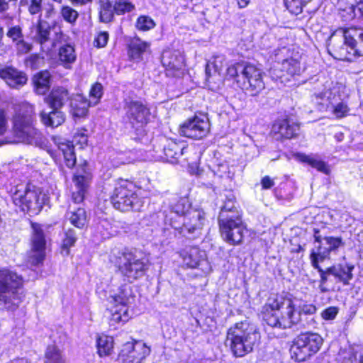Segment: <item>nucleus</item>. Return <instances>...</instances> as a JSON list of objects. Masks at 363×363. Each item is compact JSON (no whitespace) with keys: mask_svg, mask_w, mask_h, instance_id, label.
Wrapping results in <instances>:
<instances>
[{"mask_svg":"<svg viewBox=\"0 0 363 363\" xmlns=\"http://www.w3.org/2000/svg\"><path fill=\"white\" fill-rule=\"evenodd\" d=\"M354 4H351L342 10V16L345 21H350L354 18H363V11H361V13L359 12L360 2L359 0H354Z\"/></svg>","mask_w":363,"mask_h":363,"instance_id":"nucleus-39","label":"nucleus"},{"mask_svg":"<svg viewBox=\"0 0 363 363\" xmlns=\"http://www.w3.org/2000/svg\"><path fill=\"white\" fill-rule=\"evenodd\" d=\"M0 78L12 88H19L26 84L28 81L26 74L13 67L0 68Z\"/></svg>","mask_w":363,"mask_h":363,"instance_id":"nucleus-23","label":"nucleus"},{"mask_svg":"<svg viewBox=\"0 0 363 363\" xmlns=\"http://www.w3.org/2000/svg\"><path fill=\"white\" fill-rule=\"evenodd\" d=\"M13 203L30 215L38 214L43 208L45 194L40 187L32 184H19L9 191Z\"/></svg>","mask_w":363,"mask_h":363,"instance_id":"nucleus-7","label":"nucleus"},{"mask_svg":"<svg viewBox=\"0 0 363 363\" xmlns=\"http://www.w3.org/2000/svg\"><path fill=\"white\" fill-rule=\"evenodd\" d=\"M13 134L18 142L45 148V138L33 125V117L28 112H16L13 121Z\"/></svg>","mask_w":363,"mask_h":363,"instance_id":"nucleus-8","label":"nucleus"},{"mask_svg":"<svg viewBox=\"0 0 363 363\" xmlns=\"http://www.w3.org/2000/svg\"><path fill=\"white\" fill-rule=\"evenodd\" d=\"M111 200L114 208L121 211H136L141 207L133 184L127 180H120L117 182Z\"/></svg>","mask_w":363,"mask_h":363,"instance_id":"nucleus-9","label":"nucleus"},{"mask_svg":"<svg viewBox=\"0 0 363 363\" xmlns=\"http://www.w3.org/2000/svg\"><path fill=\"white\" fill-rule=\"evenodd\" d=\"M156 23L153 19L147 16H140L135 23V27L138 30L147 31L154 28Z\"/></svg>","mask_w":363,"mask_h":363,"instance_id":"nucleus-45","label":"nucleus"},{"mask_svg":"<svg viewBox=\"0 0 363 363\" xmlns=\"http://www.w3.org/2000/svg\"><path fill=\"white\" fill-rule=\"evenodd\" d=\"M167 206L169 210V213L168 214L165 208L163 209L162 213L166 223H169V220L166 221V215L168 216V218L172 217L173 220L178 218L179 220V217H183L187 211L192 209L188 199L185 197L173 196L169 199Z\"/></svg>","mask_w":363,"mask_h":363,"instance_id":"nucleus-19","label":"nucleus"},{"mask_svg":"<svg viewBox=\"0 0 363 363\" xmlns=\"http://www.w3.org/2000/svg\"><path fill=\"white\" fill-rule=\"evenodd\" d=\"M210 131L209 120L206 115L194 116L180 125L181 135L194 140L206 137Z\"/></svg>","mask_w":363,"mask_h":363,"instance_id":"nucleus-14","label":"nucleus"},{"mask_svg":"<svg viewBox=\"0 0 363 363\" xmlns=\"http://www.w3.org/2000/svg\"><path fill=\"white\" fill-rule=\"evenodd\" d=\"M161 61L165 68L167 76L179 77L183 74L185 67L184 57L179 50H164Z\"/></svg>","mask_w":363,"mask_h":363,"instance_id":"nucleus-16","label":"nucleus"},{"mask_svg":"<svg viewBox=\"0 0 363 363\" xmlns=\"http://www.w3.org/2000/svg\"><path fill=\"white\" fill-rule=\"evenodd\" d=\"M184 264L189 268H196L206 263V253L197 247H189L181 254Z\"/></svg>","mask_w":363,"mask_h":363,"instance_id":"nucleus-24","label":"nucleus"},{"mask_svg":"<svg viewBox=\"0 0 363 363\" xmlns=\"http://www.w3.org/2000/svg\"><path fill=\"white\" fill-rule=\"evenodd\" d=\"M299 160L305 163H307L313 168H315L320 172L325 174H329L330 169L328 165L323 161L319 160L315 156L307 155L305 154H301L298 155Z\"/></svg>","mask_w":363,"mask_h":363,"instance_id":"nucleus-35","label":"nucleus"},{"mask_svg":"<svg viewBox=\"0 0 363 363\" xmlns=\"http://www.w3.org/2000/svg\"><path fill=\"white\" fill-rule=\"evenodd\" d=\"M108 40V33L107 32L100 33L95 40L96 46L99 48H104L106 45Z\"/></svg>","mask_w":363,"mask_h":363,"instance_id":"nucleus-59","label":"nucleus"},{"mask_svg":"<svg viewBox=\"0 0 363 363\" xmlns=\"http://www.w3.org/2000/svg\"><path fill=\"white\" fill-rule=\"evenodd\" d=\"M32 229V249L28 262L35 266L44 260L46 241L40 225L33 223Z\"/></svg>","mask_w":363,"mask_h":363,"instance_id":"nucleus-17","label":"nucleus"},{"mask_svg":"<svg viewBox=\"0 0 363 363\" xmlns=\"http://www.w3.org/2000/svg\"><path fill=\"white\" fill-rule=\"evenodd\" d=\"M235 201L236 199L234 194L230 191H227L225 194V199L223 201L235 203Z\"/></svg>","mask_w":363,"mask_h":363,"instance_id":"nucleus-63","label":"nucleus"},{"mask_svg":"<svg viewBox=\"0 0 363 363\" xmlns=\"http://www.w3.org/2000/svg\"><path fill=\"white\" fill-rule=\"evenodd\" d=\"M91 102L80 94L72 95L69 102L70 113L74 118H81L86 115Z\"/></svg>","mask_w":363,"mask_h":363,"instance_id":"nucleus-27","label":"nucleus"},{"mask_svg":"<svg viewBox=\"0 0 363 363\" xmlns=\"http://www.w3.org/2000/svg\"><path fill=\"white\" fill-rule=\"evenodd\" d=\"M103 95V86L100 83H95L91 88L89 96L93 99H95L94 105H96Z\"/></svg>","mask_w":363,"mask_h":363,"instance_id":"nucleus-51","label":"nucleus"},{"mask_svg":"<svg viewBox=\"0 0 363 363\" xmlns=\"http://www.w3.org/2000/svg\"><path fill=\"white\" fill-rule=\"evenodd\" d=\"M279 68L281 74H277V76L280 79L285 77L287 75H298L301 72L300 62L293 57L283 60Z\"/></svg>","mask_w":363,"mask_h":363,"instance_id":"nucleus-29","label":"nucleus"},{"mask_svg":"<svg viewBox=\"0 0 363 363\" xmlns=\"http://www.w3.org/2000/svg\"><path fill=\"white\" fill-rule=\"evenodd\" d=\"M274 185V180L269 176H264L261 179V186L262 189H269Z\"/></svg>","mask_w":363,"mask_h":363,"instance_id":"nucleus-61","label":"nucleus"},{"mask_svg":"<svg viewBox=\"0 0 363 363\" xmlns=\"http://www.w3.org/2000/svg\"><path fill=\"white\" fill-rule=\"evenodd\" d=\"M299 124L291 119L276 121L272 128V135L276 140H289L296 138L299 134Z\"/></svg>","mask_w":363,"mask_h":363,"instance_id":"nucleus-18","label":"nucleus"},{"mask_svg":"<svg viewBox=\"0 0 363 363\" xmlns=\"http://www.w3.org/2000/svg\"><path fill=\"white\" fill-rule=\"evenodd\" d=\"M226 75L236 80L239 86L252 96H256L264 88L262 73L252 65L245 62H235L229 65Z\"/></svg>","mask_w":363,"mask_h":363,"instance_id":"nucleus-5","label":"nucleus"},{"mask_svg":"<svg viewBox=\"0 0 363 363\" xmlns=\"http://www.w3.org/2000/svg\"><path fill=\"white\" fill-rule=\"evenodd\" d=\"M73 94L65 86L52 88L44 101L50 108L61 109L68 101L70 102Z\"/></svg>","mask_w":363,"mask_h":363,"instance_id":"nucleus-21","label":"nucleus"},{"mask_svg":"<svg viewBox=\"0 0 363 363\" xmlns=\"http://www.w3.org/2000/svg\"><path fill=\"white\" fill-rule=\"evenodd\" d=\"M113 348V339L112 337L101 335L97 339V350L100 357L110 355Z\"/></svg>","mask_w":363,"mask_h":363,"instance_id":"nucleus-37","label":"nucleus"},{"mask_svg":"<svg viewBox=\"0 0 363 363\" xmlns=\"http://www.w3.org/2000/svg\"><path fill=\"white\" fill-rule=\"evenodd\" d=\"M286 187V184H281L278 187L274 189V194L278 199L289 200L291 199L290 194L285 192Z\"/></svg>","mask_w":363,"mask_h":363,"instance_id":"nucleus-53","label":"nucleus"},{"mask_svg":"<svg viewBox=\"0 0 363 363\" xmlns=\"http://www.w3.org/2000/svg\"><path fill=\"white\" fill-rule=\"evenodd\" d=\"M7 130V120L4 112L0 110V136L4 135Z\"/></svg>","mask_w":363,"mask_h":363,"instance_id":"nucleus-62","label":"nucleus"},{"mask_svg":"<svg viewBox=\"0 0 363 363\" xmlns=\"http://www.w3.org/2000/svg\"><path fill=\"white\" fill-rule=\"evenodd\" d=\"M113 5L110 1H107L102 4L100 11V19L102 22H111L114 17Z\"/></svg>","mask_w":363,"mask_h":363,"instance_id":"nucleus-47","label":"nucleus"},{"mask_svg":"<svg viewBox=\"0 0 363 363\" xmlns=\"http://www.w3.org/2000/svg\"><path fill=\"white\" fill-rule=\"evenodd\" d=\"M349 111L347 106L343 102L337 104L333 109V113L337 118L345 117Z\"/></svg>","mask_w":363,"mask_h":363,"instance_id":"nucleus-55","label":"nucleus"},{"mask_svg":"<svg viewBox=\"0 0 363 363\" xmlns=\"http://www.w3.org/2000/svg\"><path fill=\"white\" fill-rule=\"evenodd\" d=\"M45 358V363H65L60 350L54 345L48 347Z\"/></svg>","mask_w":363,"mask_h":363,"instance_id":"nucleus-40","label":"nucleus"},{"mask_svg":"<svg viewBox=\"0 0 363 363\" xmlns=\"http://www.w3.org/2000/svg\"><path fill=\"white\" fill-rule=\"evenodd\" d=\"M59 149L63 153L65 164L69 168H72L76 164V156L74 147L67 144H62Z\"/></svg>","mask_w":363,"mask_h":363,"instance_id":"nucleus-42","label":"nucleus"},{"mask_svg":"<svg viewBox=\"0 0 363 363\" xmlns=\"http://www.w3.org/2000/svg\"><path fill=\"white\" fill-rule=\"evenodd\" d=\"M61 15L66 21L70 23L75 22L78 18L77 11L69 6H63L61 10Z\"/></svg>","mask_w":363,"mask_h":363,"instance_id":"nucleus-50","label":"nucleus"},{"mask_svg":"<svg viewBox=\"0 0 363 363\" xmlns=\"http://www.w3.org/2000/svg\"><path fill=\"white\" fill-rule=\"evenodd\" d=\"M23 279L9 269L0 270V310H14L22 301Z\"/></svg>","mask_w":363,"mask_h":363,"instance_id":"nucleus-6","label":"nucleus"},{"mask_svg":"<svg viewBox=\"0 0 363 363\" xmlns=\"http://www.w3.org/2000/svg\"><path fill=\"white\" fill-rule=\"evenodd\" d=\"M340 363H363V347H350L340 354Z\"/></svg>","mask_w":363,"mask_h":363,"instance_id":"nucleus-33","label":"nucleus"},{"mask_svg":"<svg viewBox=\"0 0 363 363\" xmlns=\"http://www.w3.org/2000/svg\"><path fill=\"white\" fill-rule=\"evenodd\" d=\"M17 50L18 53L26 54L31 50L32 45L23 40V39L16 43Z\"/></svg>","mask_w":363,"mask_h":363,"instance_id":"nucleus-60","label":"nucleus"},{"mask_svg":"<svg viewBox=\"0 0 363 363\" xmlns=\"http://www.w3.org/2000/svg\"><path fill=\"white\" fill-rule=\"evenodd\" d=\"M257 327L247 320L236 323L227 332L226 345L236 357H242L252 352L260 340Z\"/></svg>","mask_w":363,"mask_h":363,"instance_id":"nucleus-2","label":"nucleus"},{"mask_svg":"<svg viewBox=\"0 0 363 363\" xmlns=\"http://www.w3.org/2000/svg\"><path fill=\"white\" fill-rule=\"evenodd\" d=\"M317 308L312 303L300 305L298 311L289 296H270L261 310L262 318L269 326L279 329H289L294 325L315 328Z\"/></svg>","mask_w":363,"mask_h":363,"instance_id":"nucleus-1","label":"nucleus"},{"mask_svg":"<svg viewBox=\"0 0 363 363\" xmlns=\"http://www.w3.org/2000/svg\"><path fill=\"white\" fill-rule=\"evenodd\" d=\"M215 174H216L220 177H223L225 176L228 177L229 175V167L227 163H222L217 165L216 169L213 170Z\"/></svg>","mask_w":363,"mask_h":363,"instance_id":"nucleus-58","label":"nucleus"},{"mask_svg":"<svg viewBox=\"0 0 363 363\" xmlns=\"http://www.w3.org/2000/svg\"><path fill=\"white\" fill-rule=\"evenodd\" d=\"M354 266L352 264H336L328 267V272L329 274L333 276L337 281L341 282L343 285L347 286L350 284V281L352 279V271Z\"/></svg>","mask_w":363,"mask_h":363,"instance_id":"nucleus-26","label":"nucleus"},{"mask_svg":"<svg viewBox=\"0 0 363 363\" xmlns=\"http://www.w3.org/2000/svg\"><path fill=\"white\" fill-rule=\"evenodd\" d=\"M50 112L43 111L40 114L41 122L47 127L57 128L61 125L66 118L65 113L58 108H51Z\"/></svg>","mask_w":363,"mask_h":363,"instance_id":"nucleus-28","label":"nucleus"},{"mask_svg":"<svg viewBox=\"0 0 363 363\" xmlns=\"http://www.w3.org/2000/svg\"><path fill=\"white\" fill-rule=\"evenodd\" d=\"M111 261L118 267L123 280L129 283L143 277L149 264L146 256L137 250L118 251L111 257Z\"/></svg>","mask_w":363,"mask_h":363,"instance_id":"nucleus-4","label":"nucleus"},{"mask_svg":"<svg viewBox=\"0 0 363 363\" xmlns=\"http://www.w3.org/2000/svg\"><path fill=\"white\" fill-rule=\"evenodd\" d=\"M162 150L166 160H176L183 155L185 147L182 143L163 138Z\"/></svg>","mask_w":363,"mask_h":363,"instance_id":"nucleus-30","label":"nucleus"},{"mask_svg":"<svg viewBox=\"0 0 363 363\" xmlns=\"http://www.w3.org/2000/svg\"><path fill=\"white\" fill-rule=\"evenodd\" d=\"M135 9L134 4L130 0H115L113 10L116 15H123L130 13Z\"/></svg>","mask_w":363,"mask_h":363,"instance_id":"nucleus-41","label":"nucleus"},{"mask_svg":"<svg viewBox=\"0 0 363 363\" xmlns=\"http://www.w3.org/2000/svg\"><path fill=\"white\" fill-rule=\"evenodd\" d=\"M313 267L318 270L320 274V279L319 281V289L321 293L328 292L330 290L325 286V284L328 280V276L330 275L328 272V268L325 269H322L319 264L316 263L315 261L313 262Z\"/></svg>","mask_w":363,"mask_h":363,"instance_id":"nucleus-48","label":"nucleus"},{"mask_svg":"<svg viewBox=\"0 0 363 363\" xmlns=\"http://www.w3.org/2000/svg\"><path fill=\"white\" fill-rule=\"evenodd\" d=\"M60 60L66 63L71 64L76 60L74 49L70 45L62 46L59 52Z\"/></svg>","mask_w":363,"mask_h":363,"instance_id":"nucleus-44","label":"nucleus"},{"mask_svg":"<svg viewBox=\"0 0 363 363\" xmlns=\"http://www.w3.org/2000/svg\"><path fill=\"white\" fill-rule=\"evenodd\" d=\"M345 36L352 54L354 56H363V29L348 28Z\"/></svg>","mask_w":363,"mask_h":363,"instance_id":"nucleus-25","label":"nucleus"},{"mask_svg":"<svg viewBox=\"0 0 363 363\" xmlns=\"http://www.w3.org/2000/svg\"><path fill=\"white\" fill-rule=\"evenodd\" d=\"M323 241L330 252L337 250L339 247L344 245V242L341 238H335L332 236L324 237Z\"/></svg>","mask_w":363,"mask_h":363,"instance_id":"nucleus-49","label":"nucleus"},{"mask_svg":"<svg viewBox=\"0 0 363 363\" xmlns=\"http://www.w3.org/2000/svg\"><path fill=\"white\" fill-rule=\"evenodd\" d=\"M337 312V308L330 306L323 311L321 316L325 320H333L336 317Z\"/></svg>","mask_w":363,"mask_h":363,"instance_id":"nucleus-56","label":"nucleus"},{"mask_svg":"<svg viewBox=\"0 0 363 363\" xmlns=\"http://www.w3.org/2000/svg\"><path fill=\"white\" fill-rule=\"evenodd\" d=\"M50 26L48 22L39 18L35 27V34L33 38L36 42L43 45L50 39Z\"/></svg>","mask_w":363,"mask_h":363,"instance_id":"nucleus-34","label":"nucleus"},{"mask_svg":"<svg viewBox=\"0 0 363 363\" xmlns=\"http://www.w3.org/2000/svg\"><path fill=\"white\" fill-rule=\"evenodd\" d=\"M330 254V251L325 245V242L323 240L318 242L316 250L313 249L310 255L311 264H313V261H315L318 264H319V262L324 261L329 257Z\"/></svg>","mask_w":363,"mask_h":363,"instance_id":"nucleus-38","label":"nucleus"},{"mask_svg":"<svg viewBox=\"0 0 363 363\" xmlns=\"http://www.w3.org/2000/svg\"><path fill=\"white\" fill-rule=\"evenodd\" d=\"M169 220V225L174 230H178L183 236L189 238H195L201 234V231L206 221L205 213L200 209L192 208L187 211L183 217H179L178 223H182L180 226L173 218H168L166 215V221Z\"/></svg>","mask_w":363,"mask_h":363,"instance_id":"nucleus-10","label":"nucleus"},{"mask_svg":"<svg viewBox=\"0 0 363 363\" xmlns=\"http://www.w3.org/2000/svg\"><path fill=\"white\" fill-rule=\"evenodd\" d=\"M323 342V339L318 333H301L293 341L291 357L298 362H304L320 350Z\"/></svg>","mask_w":363,"mask_h":363,"instance_id":"nucleus-11","label":"nucleus"},{"mask_svg":"<svg viewBox=\"0 0 363 363\" xmlns=\"http://www.w3.org/2000/svg\"><path fill=\"white\" fill-rule=\"evenodd\" d=\"M67 217L70 223L79 229L83 228L87 222L86 211L82 208L67 213Z\"/></svg>","mask_w":363,"mask_h":363,"instance_id":"nucleus-36","label":"nucleus"},{"mask_svg":"<svg viewBox=\"0 0 363 363\" xmlns=\"http://www.w3.org/2000/svg\"><path fill=\"white\" fill-rule=\"evenodd\" d=\"M6 35L13 40V42L16 43L22 40L23 37L21 28L18 26L10 28Z\"/></svg>","mask_w":363,"mask_h":363,"instance_id":"nucleus-52","label":"nucleus"},{"mask_svg":"<svg viewBox=\"0 0 363 363\" xmlns=\"http://www.w3.org/2000/svg\"><path fill=\"white\" fill-rule=\"evenodd\" d=\"M77 240L76 230L72 228H68L65 231V237L62 239V247L66 251V255L69 252V248L73 247Z\"/></svg>","mask_w":363,"mask_h":363,"instance_id":"nucleus-43","label":"nucleus"},{"mask_svg":"<svg viewBox=\"0 0 363 363\" xmlns=\"http://www.w3.org/2000/svg\"><path fill=\"white\" fill-rule=\"evenodd\" d=\"M133 298L130 287L126 284L120 287L118 294L110 296L108 301L114 305L111 309V324L128 321L129 318L128 305Z\"/></svg>","mask_w":363,"mask_h":363,"instance_id":"nucleus-12","label":"nucleus"},{"mask_svg":"<svg viewBox=\"0 0 363 363\" xmlns=\"http://www.w3.org/2000/svg\"><path fill=\"white\" fill-rule=\"evenodd\" d=\"M30 1L29 13L32 15L40 13L42 9V0H30Z\"/></svg>","mask_w":363,"mask_h":363,"instance_id":"nucleus-57","label":"nucleus"},{"mask_svg":"<svg viewBox=\"0 0 363 363\" xmlns=\"http://www.w3.org/2000/svg\"><path fill=\"white\" fill-rule=\"evenodd\" d=\"M218 220L221 237L225 242L233 245L242 242L246 227L235 203L223 201Z\"/></svg>","mask_w":363,"mask_h":363,"instance_id":"nucleus-3","label":"nucleus"},{"mask_svg":"<svg viewBox=\"0 0 363 363\" xmlns=\"http://www.w3.org/2000/svg\"><path fill=\"white\" fill-rule=\"evenodd\" d=\"M348 33V28H339L330 35L328 40V46L340 57H347V53H352L350 49L349 42L346 39L345 34Z\"/></svg>","mask_w":363,"mask_h":363,"instance_id":"nucleus-20","label":"nucleus"},{"mask_svg":"<svg viewBox=\"0 0 363 363\" xmlns=\"http://www.w3.org/2000/svg\"><path fill=\"white\" fill-rule=\"evenodd\" d=\"M35 91L40 95L45 94L50 87V74L43 71L35 74L33 78Z\"/></svg>","mask_w":363,"mask_h":363,"instance_id":"nucleus-31","label":"nucleus"},{"mask_svg":"<svg viewBox=\"0 0 363 363\" xmlns=\"http://www.w3.org/2000/svg\"><path fill=\"white\" fill-rule=\"evenodd\" d=\"M92 179L91 169L89 167L87 162H84L82 164L79 165L74 177L75 185L81 186H89Z\"/></svg>","mask_w":363,"mask_h":363,"instance_id":"nucleus-32","label":"nucleus"},{"mask_svg":"<svg viewBox=\"0 0 363 363\" xmlns=\"http://www.w3.org/2000/svg\"><path fill=\"white\" fill-rule=\"evenodd\" d=\"M313 237L315 242L317 243L323 240V238H322L321 235H320V230L318 229H313Z\"/></svg>","mask_w":363,"mask_h":363,"instance_id":"nucleus-64","label":"nucleus"},{"mask_svg":"<svg viewBox=\"0 0 363 363\" xmlns=\"http://www.w3.org/2000/svg\"><path fill=\"white\" fill-rule=\"evenodd\" d=\"M75 186L77 188V191L76 192H73L72 199L74 203H80L84 200L85 193L89 186H81L79 185Z\"/></svg>","mask_w":363,"mask_h":363,"instance_id":"nucleus-54","label":"nucleus"},{"mask_svg":"<svg viewBox=\"0 0 363 363\" xmlns=\"http://www.w3.org/2000/svg\"><path fill=\"white\" fill-rule=\"evenodd\" d=\"M286 9L293 14L302 12L303 6L311 0H284Z\"/></svg>","mask_w":363,"mask_h":363,"instance_id":"nucleus-46","label":"nucleus"},{"mask_svg":"<svg viewBox=\"0 0 363 363\" xmlns=\"http://www.w3.org/2000/svg\"><path fill=\"white\" fill-rule=\"evenodd\" d=\"M150 349L139 341L128 342L123 345L118 360L121 363H140L150 354Z\"/></svg>","mask_w":363,"mask_h":363,"instance_id":"nucleus-15","label":"nucleus"},{"mask_svg":"<svg viewBox=\"0 0 363 363\" xmlns=\"http://www.w3.org/2000/svg\"><path fill=\"white\" fill-rule=\"evenodd\" d=\"M150 52V43L142 40L135 36L128 43V56L130 61L139 62L143 60L144 55Z\"/></svg>","mask_w":363,"mask_h":363,"instance_id":"nucleus-22","label":"nucleus"},{"mask_svg":"<svg viewBox=\"0 0 363 363\" xmlns=\"http://www.w3.org/2000/svg\"><path fill=\"white\" fill-rule=\"evenodd\" d=\"M123 103L126 118L133 127H143L150 121V110L142 101L128 96Z\"/></svg>","mask_w":363,"mask_h":363,"instance_id":"nucleus-13","label":"nucleus"}]
</instances>
